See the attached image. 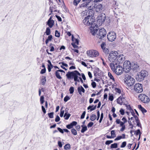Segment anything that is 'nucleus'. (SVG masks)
Returning <instances> with one entry per match:
<instances>
[{
	"instance_id": "f257e3e1",
	"label": "nucleus",
	"mask_w": 150,
	"mask_h": 150,
	"mask_svg": "<svg viewBox=\"0 0 150 150\" xmlns=\"http://www.w3.org/2000/svg\"><path fill=\"white\" fill-rule=\"evenodd\" d=\"M94 22L95 19L93 17H91V16L90 14H89L88 16H86L83 20V22L85 25H91L90 30L91 33L93 35L97 33L98 30L97 28V27L96 28L94 27L95 24H94Z\"/></svg>"
},
{
	"instance_id": "f03ea898",
	"label": "nucleus",
	"mask_w": 150,
	"mask_h": 150,
	"mask_svg": "<svg viewBox=\"0 0 150 150\" xmlns=\"http://www.w3.org/2000/svg\"><path fill=\"white\" fill-rule=\"evenodd\" d=\"M110 65L111 70L116 74L119 75L122 74L124 71L123 69L118 64L115 62L113 64L110 63Z\"/></svg>"
},
{
	"instance_id": "7ed1b4c3",
	"label": "nucleus",
	"mask_w": 150,
	"mask_h": 150,
	"mask_svg": "<svg viewBox=\"0 0 150 150\" xmlns=\"http://www.w3.org/2000/svg\"><path fill=\"white\" fill-rule=\"evenodd\" d=\"M66 76L69 80L73 78L74 81L79 82H80V79H79L78 76H81V74L77 71H69L66 74Z\"/></svg>"
},
{
	"instance_id": "20e7f679",
	"label": "nucleus",
	"mask_w": 150,
	"mask_h": 150,
	"mask_svg": "<svg viewBox=\"0 0 150 150\" xmlns=\"http://www.w3.org/2000/svg\"><path fill=\"white\" fill-rule=\"evenodd\" d=\"M118 53L117 51H112L110 52L108 57V59L110 62H111L110 63L113 64L115 62L116 63V59Z\"/></svg>"
},
{
	"instance_id": "39448f33",
	"label": "nucleus",
	"mask_w": 150,
	"mask_h": 150,
	"mask_svg": "<svg viewBox=\"0 0 150 150\" xmlns=\"http://www.w3.org/2000/svg\"><path fill=\"white\" fill-rule=\"evenodd\" d=\"M125 82L128 86H132L135 83V79L131 76L127 75L126 76Z\"/></svg>"
},
{
	"instance_id": "423d86ee",
	"label": "nucleus",
	"mask_w": 150,
	"mask_h": 150,
	"mask_svg": "<svg viewBox=\"0 0 150 150\" xmlns=\"http://www.w3.org/2000/svg\"><path fill=\"white\" fill-rule=\"evenodd\" d=\"M112 9L116 16L120 15V10L118 8V5L116 4V2L115 1H113L112 2Z\"/></svg>"
},
{
	"instance_id": "0eeeda50",
	"label": "nucleus",
	"mask_w": 150,
	"mask_h": 150,
	"mask_svg": "<svg viewBox=\"0 0 150 150\" xmlns=\"http://www.w3.org/2000/svg\"><path fill=\"white\" fill-rule=\"evenodd\" d=\"M131 63L129 61H125L123 64V70L126 73L129 72L131 69Z\"/></svg>"
},
{
	"instance_id": "6e6552de",
	"label": "nucleus",
	"mask_w": 150,
	"mask_h": 150,
	"mask_svg": "<svg viewBox=\"0 0 150 150\" xmlns=\"http://www.w3.org/2000/svg\"><path fill=\"white\" fill-rule=\"evenodd\" d=\"M97 37L98 38L102 39L105 37L106 34V30L103 28L100 29L97 33Z\"/></svg>"
},
{
	"instance_id": "1a4fd4ad",
	"label": "nucleus",
	"mask_w": 150,
	"mask_h": 150,
	"mask_svg": "<svg viewBox=\"0 0 150 150\" xmlns=\"http://www.w3.org/2000/svg\"><path fill=\"white\" fill-rule=\"evenodd\" d=\"M147 75L146 72L142 70L139 72L136 76V78L138 81H142Z\"/></svg>"
},
{
	"instance_id": "9d476101",
	"label": "nucleus",
	"mask_w": 150,
	"mask_h": 150,
	"mask_svg": "<svg viewBox=\"0 0 150 150\" xmlns=\"http://www.w3.org/2000/svg\"><path fill=\"white\" fill-rule=\"evenodd\" d=\"M138 98L142 102L145 103H148L150 101L149 98L145 94H140Z\"/></svg>"
},
{
	"instance_id": "9b49d317",
	"label": "nucleus",
	"mask_w": 150,
	"mask_h": 150,
	"mask_svg": "<svg viewBox=\"0 0 150 150\" xmlns=\"http://www.w3.org/2000/svg\"><path fill=\"white\" fill-rule=\"evenodd\" d=\"M87 53L88 55L91 57H96L99 55L98 52L96 50L88 51Z\"/></svg>"
},
{
	"instance_id": "f8f14e48",
	"label": "nucleus",
	"mask_w": 150,
	"mask_h": 150,
	"mask_svg": "<svg viewBox=\"0 0 150 150\" xmlns=\"http://www.w3.org/2000/svg\"><path fill=\"white\" fill-rule=\"evenodd\" d=\"M105 18L106 16L105 14L103 13H101L97 17V22L99 23V24H102L105 21Z\"/></svg>"
},
{
	"instance_id": "ddd939ff",
	"label": "nucleus",
	"mask_w": 150,
	"mask_h": 150,
	"mask_svg": "<svg viewBox=\"0 0 150 150\" xmlns=\"http://www.w3.org/2000/svg\"><path fill=\"white\" fill-rule=\"evenodd\" d=\"M107 38L110 41L112 42L114 41L116 38L115 33L114 32L109 33L107 35Z\"/></svg>"
},
{
	"instance_id": "4468645a",
	"label": "nucleus",
	"mask_w": 150,
	"mask_h": 150,
	"mask_svg": "<svg viewBox=\"0 0 150 150\" xmlns=\"http://www.w3.org/2000/svg\"><path fill=\"white\" fill-rule=\"evenodd\" d=\"M134 89L137 93H140L143 91L142 84L139 83L136 84L134 87Z\"/></svg>"
},
{
	"instance_id": "2eb2a0df",
	"label": "nucleus",
	"mask_w": 150,
	"mask_h": 150,
	"mask_svg": "<svg viewBox=\"0 0 150 150\" xmlns=\"http://www.w3.org/2000/svg\"><path fill=\"white\" fill-rule=\"evenodd\" d=\"M125 60V56L123 55H120L118 56H117L116 59L117 63L120 64V63H122Z\"/></svg>"
},
{
	"instance_id": "dca6fc26",
	"label": "nucleus",
	"mask_w": 150,
	"mask_h": 150,
	"mask_svg": "<svg viewBox=\"0 0 150 150\" xmlns=\"http://www.w3.org/2000/svg\"><path fill=\"white\" fill-rule=\"evenodd\" d=\"M103 8L102 5L100 4H99L97 5L95 7V10L96 12H99L101 11Z\"/></svg>"
},
{
	"instance_id": "f3484780",
	"label": "nucleus",
	"mask_w": 150,
	"mask_h": 150,
	"mask_svg": "<svg viewBox=\"0 0 150 150\" xmlns=\"http://www.w3.org/2000/svg\"><path fill=\"white\" fill-rule=\"evenodd\" d=\"M80 7L81 8L85 7H86L87 8H88V9H90V10L93 8L92 6H89V4L87 3H83L80 6Z\"/></svg>"
},
{
	"instance_id": "a211bd4d",
	"label": "nucleus",
	"mask_w": 150,
	"mask_h": 150,
	"mask_svg": "<svg viewBox=\"0 0 150 150\" xmlns=\"http://www.w3.org/2000/svg\"><path fill=\"white\" fill-rule=\"evenodd\" d=\"M100 71L99 69L98 68H96L94 70V76H100V73L99 72H100Z\"/></svg>"
},
{
	"instance_id": "6ab92c4d",
	"label": "nucleus",
	"mask_w": 150,
	"mask_h": 150,
	"mask_svg": "<svg viewBox=\"0 0 150 150\" xmlns=\"http://www.w3.org/2000/svg\"><path fill=\"white\" fill-rule=\"evenodd\" d=\"M51 17H50L47 21V24L50 28H52L54 25V21L53 20H51Z\"/></svg>"
},
{
	"instance_id": "aec40b11",
	"label": "nucleus",
	"mask_w": 150,
	"mask_h": 150,
	"mask_svg": "<svg viewBox=\"0 0 150 150\" xmlns=\"http://www.w3.org/2000/svg\"><path fill=\"white\" fill-rule=\"evenodd\" d=\"M91 11L88 10H86L83 11L81 13V15L82 16H87L89 14H90V12Z\"/></svg>"
},
{
	"instance_id": "412c9836",
	"label": "nucleus",
	"mask_w": 150,
	"mask_h": 150,
	"mask_svg": "<svg viewBox=\"0 0 150 150\" xmlns=\"http://www.w3.org/2000/svg\"><path fill=\"white\" fill-rule=\"evenodd\" d=\"M77 89L78 91V92L80 95L81 94V92L83 93H84L85 91L84 88L82 87V86L79 87Z\"/></svg>"
},
{
	"instance_id": "4be33fe9",
	"label": "nucleus",
	"mask_w": 150,
	"mask_h": 150,
	"mask_svg": "<svg viewBox=\"0 0 150 150\" xmlns=\"http://www.w3.org/2000/svg\"><path fill=\"white\" fill-rule=\"evenodd\" d=\"M132 65L131 67V69L133 70H136L137 69L139 68V66L137 64L134 63L133 64L132 63Z\"/></svg>"
},
{
	"instance_id": "5701e85b",
	"label": "nucleus",
	"mask_w": 150,
	"mask_h": 150,
	"mask_svg": "<svg viewBox=\"0 0 150 150\" xmlns=\"http://www.w3.org/2000/svg\"><path fill=\"white\" fill-rule=\"evenodd\" d=\"M138 108L143 113L146 112V110L143 108L141 105H138Z\"/></svg>"
},
{
	"instance_id": "b1692460",
	"label": "nucleus",
	"mask_w": 150,
	"mask_h": 150,
	"mask_svg": "<svg viewBox=\"0 0 150 150\" xmlns=\"http://www.w3.org/2000/svg\"><path fill=\"white\" fill-rule=\"evenodd\" d=\"M96 118V116L94 114H91L90 116V120L92 121H94Z\"/></svg>"
},
{
	"instance_id": "393cba45",
	"label": "nucleus",
	"mask_w": 150,
	"mask_h": 150,
	"mask_svg": "<svg viewBox=\"0 0 150 150\" xmlns=\"http://www.w3.org/2000/svg\"><path fill=\"white\" fill-rule=\"evenodd\" d=\"M55 75L56 77L59 79H62V77L61 76H60V73L58 71V70H57L55 71Z\"/></svg>"
},
{
	"instance_id": "a878e982",
	"label": "nucleus",
	"mask_w": 150,
	"mask_h": 150,
	"mask_svg": "<svg viewBox=\"0 0 150 150\" xmlns=\"http://www.w3.org/2000/svg\"><path fill=\"white\" fill-rule=\"evenodd\" d=\"M72 40L74 42V43L76 44L77 45L79 44V40L77 39L74 38L73 35L72 36Z\"/></svg>"
},
{
	"instance_id": "bb28decb",
	"label": "nucleus",
	"mask_w": 150,
	"mask_h": 150,
	"mask_svg": "<svg viewBox=\"0 0 150 150\" xmlns=\"http://www.w3.org/2000/svg\"><path fill=\"white\" fill-rule=\"evenodd\" d=\"M81 127H82L81 131L82 133H84L87 130V127L86 126H84L83 125H81Z\"/></svg>"
},
{
	"instance_id": "cd10ccee",
	"label": "nucleus",
	"mask_w": 150,
	"mask_h": 150,
	"mask_svg": "<svg viewBox=\"0 0 150 150\" xmlns=\"http://www.w3.org/2000/svg\"><path fill=\"white\" fill-rule=\"evenodd\" d=\"M117 102L118 104H119L120 105H122V104L121 96H120L117 98Z\"/></svg>"
},
{
	"instance_id": "c85d7f7f",
	"label": "nucleus",
	"mask_w": 150,
	"mask_h": 150,
	"mask_svg": "<svg viewBox=\"0 0 150 150\" xmlns=\"http://www.w3.org/2000/svg\"><path fill=\"white\" fill-rule=\"evenodd\" d=\"M71 114H68L67 112H65L64 116V117H65L64 119L66 120H68Z\"/></svg>"
},
{
	"instance_id": "c756f323",
	"label": "nucleus",
	"mask_w": 150,
	"mask_h": 150,
	"mask_svg": "<svg viewBox=\"0 0 150 150\" xmlns=\"http://www.w3.org/2000/svg\"><path fill=\"white\" fill-rule=\"evenodd\" d=\"M41 80V83L42 85H44L46 81V77L45 76H43Z\"/></svg>"
},
{
	"instance_id": "7c9ffc66",
	"label": "nucleus",
	"mask_w": 150,
	"mask_h": 150,
	"mask_svg": "<svg viewBox=\"0 0 150 150\" xmlns=\"http://www.w3.org/2000/svg\"><path fill=\"white\" fill-rule=\"evenodd\" d=\"M71 148L70 145L69 144H67L65 145L64 146V149L65 150L69 149Z\"/></svg>"
},
{
	"instance_id": "2f4dec72",
	"label": "nucleus",
	"mask_w": 150,
	"mask_h": 150,
	"mask_svg": "<svg viewBox=\"0 0 150 150\" xmlns=\"http://www.w3.org/2000/svg\"><path fill=\"white\" fill-rule=\"evenodd\" d=\"M71 132L72 134L74 135H76L77 134V131L74 128L72 129L71 130Z\"/></svg>"
},
{
	"instance_id": "473e14b6",
	"label": "nucleus",
	"mask_w": 150,
	"mask_h": 150,
	"mask_svg": "<svg viewBox=\"0 0 150 150\" xmlns=\"http://www.w3.org/2000/svg\"><path fill=\"white\" fill-rule=\"evenodd\" d=\"M45 33L47 35H49L50 33V30L49 27L46 28Z\"/></svg>"
},
{
	"instance_id": "72a5a7b5",
	"label": "nucleus",
	"mask_w": 150,
	"mask_h": 150,
	"mask_svg": "<svg viewBox=\"0 0 150 150\" xmlns=\"http://www.w3.org/2000/svg\"><path fill=\"white\" fill-rule=\"evenodd\" d=\"M125 105L127 110H129L130 111H132V109L129 105L127 104H125Z\"/></svg>"
},
{
	"instance_id": "f704fd0d",
	"label": "nucleus",
	"mask_w": 150,
	"mask_h": 150,
	"mask_svg": "<svg viewBox=\"0 0 150 150\" xmlns=\"http://www.w3.org/2000/svg\"><path fill=\"white\" fill-rule=\"evenodd\" d=\"M117 147V143H115L111 144L110 147L111 148H116Z\"/></svg>"
},
{
	"instance_id": "c9c22d12",
	"label": "nucleus",
	"mask_w": 150,
	"mask_h": 150,
	"mask_svg": "<svg viewBox=\"0 0 150 150\" xmlns=\"http://www.w3.org/2000/svg\"><path fill=\"white\" fill-rule=\"evenodd\" d=\"M103 50L104 52L106 54H108L109 53V51L108 49L106 48H104L103 49Z\"/></svg>"
},
{
	"instance_id": "e433bc0d",
	"label": "nucleus",
	"mask_w": 150,
	"mask_h": 150,
	"mask_svg": "<svg viewBox=\"0 0 150 150\" xmlns=\"http://www.w3.org/2000/svg\"><path fill=\"white\" fill-rule=\"evenodd\" d=\"M108 75L110 79H112L113 81H115V79L110 72H108Z\"/></svg>"
},
{
	"instance_id": "4c0bfd02",
	"label": "nucleus",
	"mask_w": 150,
	"mask_h": 150,
	"mask_svg": "<svg viewBox=\"0 0 150 150\" xmlns=\"http://www.w3.org/2000/svg\"><path fill=\"white\" fill-rule=\"evenodd\" d=\"M63 107H62L61 109V111L60 116L61 117H62L63 116L64 113V110H62L63 109Z\"/></svg>"
},
{
	"instance_id": "58836bf2",
	"label": "nucleus",
	"mask_w": 150,
	"mask_h": 150,
	"mask_svg": "<svg viewBox=\"0 0 150 150\" xmlns=\"http://www.w3.org/2000/svg\"><path fill=\"white\" fill-rule=\"evenodd\" d=\"M48 115L49 118H52L54 117V112H51L48 113Z\"/></svg>"
},
{
	"instance_id": "ea45409f",
	"label": "nucleus",
	"mask_w": 150,
	"mask_h": 150,
	"mask_svg": "<svg viewBox=\"0 0 150 150\" xmlns=\"http://www.w3.org/2000/svg\"><path fill=\"white\" fill-rule=\"evenodd\" d=\"M111 136L113 138L116 137V135L115 134V131L113 130L111 132Z\"/></svg>"
},
{
	"instance_id": "a19ab883",
	"label": "nucleus",
	"mask_w": 150,
	"mask_h": 150,
	"mask_svg": "<svg viewBox=\"0 0 150 150\" xmlns=\"http://www.w3.org/2000/svg\"><path fill=\"white\" fill-rule=\"evenodd\" d=\"M81 0H74L73 4L75 6H76Z\"/></svg>"
},
{
	"instance_id": "79ce46f5",
	"label": "nucleus",
	"mask_w": 150,
	"mask_h": 150,
	"mask_svg": "<svg viewBox=\"0 0 150 150\" xmlns=\"http://www.w3.org/2000/svg\"><path fill=\"white\" fill-rule=\"evenodd\" d=\"M60 33L57 30H56L55 31V36L59 38L60 37Z\"/></svg>"
},
{
	"instance_id": "37998d69",
	"label": "nucleus",
	"mask_w": 150,
	"mask_h": 150,
	"mask_svg": "<svg viewBox=\"0 0 150 150\" xmlns=\"http://www.w3.org/2000/svg\"><path fill=\"white\" fill-rule=\"evenodd\" d=\"M74 88L73 87L71 86V87H70V88L69 89V91L70 92V93L71 94L73 93L74 92Z\"/></svg>"
},
{
	"instance_id": "c03bdc74",
	"label": "nucleus",
	"mask_w": 150,
	"mask_h": 150,
	"mask_svg": "<svg viewBox=\"0 0 150 150\" xmlns=\"http://www.w3.org/2000/svg\"><path fill=\"white\" fill-rule=\"evenodd\" d=\"M126 142H123L122 144L120 146V147L121 148H124L125 146L126 145Z\"/></svg>"
},
{
	"instance_id": "a18cd8bd",
	"label": "nucleus",
	"mask_w": 150,
	"mask_h": 150,
	"mask_svg": "<svg viewBox=\"0 0 150 150\" xmlns=\"http://www.w3.org/2000/svg\"><path fill=\"white\" fill-rule=\"evenodd\" d=\"M135 133H136V135H137L139 134H141L142 133L141 132L140 130L139 129H137V130L135 131Z\"/></svg>"
},
{
	"instance_id": "49530a36",
	"label": "nucleus",
	"mask_w": 150,
	"mask_h": 150,
	"mask_svg": "<svg viewBox=\"0 0 150 150\" xmlns=\"http://www.w3.org/2000/svg\"><path fill=\"white\" fill-rule=\"evenodd\" d=\"M70 98L68 96H66L64 98V101L66 102L70 99Z\"/></svg>"
},
{
	"instance_id": "de8ad7c7",
	"label": "nucleus",
	"mask_w": 150,
	"mask_h": 150,
	"mask_svg": "<svg viewBox=\"0 0 150 150\" xmlns=\"http://www.w3.org/2000/svg\"><path fill=\"white\" fill-rule=\"evenodd\" d=\"M73 127L71 124V123L66 125V127L69 129H71L73 128Z\"/></svg>"
},
{
	"instance_id": "09e8293b",
	"label": "nucleus",
	"mask_w": 150,
	"mask_h": 150,
	"mask_svg": "<svg viewBox=\"0 0 150 150\" xmlns=\"http://www.w3.org/2000/svg\"><path fill=\"white\" fill-rule=\"evenodd\" d=\"M44 97L43 96H41V97H40V101L41 103V104H43V103L44 102Z\"/></svg>"
},
{
	"instance_id": "8fccbe9b",
	"label": "nucleus",
	"mask_w": 150,
	"mask_h": 150,
	"mask_svg": "<svg viewBox=\"0 0 150 150\" xmlns=\"http://www.w3.org/2000/svg\"><path fill=\"white\" fill-rule=\"evenodd\" d=\"M93 125V123L92 122H90L88 125L87 126L88 128L91 127Z\"/></svg>"
},
{
	"instance_id": "3c124183",
	"label": "nucleus",
	"mask_w": 150,
	"mask_h": 150,
	"mask_svg": "<svg viewBox=\"0 0 150 150\" xmlns=\"http://www.w3.org/2000/svg\"><path fill=\"white\" fill-rule=\"evenodd\" d=\"M52 45V44H50V51L51 52H53L54 50V48L53 46H51V45Z\"/></svg>"
},
{
	"instance_id": "603ef678",
	"label": "nucleus",
	"mask_w": 150,
	"mask_h": 150,
	"mask_svg": "<svg viewBox=\"0 0 150 150\" xmlns=\"http://www.w3.org/2000/svg\"><path fill=\"white\" fill-rule=\"evenodd\" d=\"M86 111H84L82 113V114L81 115V119H83L85 117V116L86 114Z\"/></svg>"
},
{
	"instance_id": "864d4df0",
	"label": "nucleus",
	"mask_w": 150,
	"mask_h": 150,
	"mask_svg": "<svg viewBox=\"0 0 150 150\" xmlns=\"http://www.w3.org/2000/svg\"><path fill=\"white\" fill-rule=\"evenodd\" d=\"M122 139V136H119L117 137L114 140L115 141H117L120 140Z\"/></svg>"
},
{
	"instance_id": "5fc2aeb1",
	"label": "nucleus",
	"mask_w": 150,
	"mask_h": 150,
	"mask_svg": "<svg viewBox=\"0 0 150 150\" xmlns=\"http://www.w3.org/2000/svg\"><path fill=\"white\" fill-rule=\"evenodd\" d=\"M120 112L122 115H123L124 114L125 111L123 109L121 108L120 110Z\"/></svg>"
},
{
	"instance_id": "6e6d98bb",
	"label": "nucleus",
	"mask_w": 150,
	"mask_h": 150,
	"mask_svg": "<svg viewBox=\"0 0 150 150\" xmlns=\"http://www.w3.org/2000/svg\"><path fill=\"white\" fill-rule=\"evenodd\" d=\"M106 45V44L105 43L103 42L101 44V47L102 49H103L105 47V46Z\"/></svg>"
},
{
	"instance_id": "4d7b16f0",
	"label": "nucleus",
	"mask_w": 150,
	"mask_h": 150,
	"mask_svg": "<svg viewBox=\"0 0 150 150\" xmlns=\"http://www.w3.org/2000/svg\"><path fill=\"white\" fill-rule=\"evenodd\" d=\"M122 120L123 121L122 122H123V123H125L127 122V120L126 118L124 117L122 118Z\"/></svg>"
},
{
	"instance_id": "13d9d810",
	"label": "nucleus",
	"mask_w": 150,
	"mask_h": 150,
	"mask_svg": "<svg viewBox=\"0 0 150 150\" xmlns=\"http://www.w3.org/2000/svg\"><path fill=\"white\" fill-rule=\"evenodd\" d=\"M60 118L58 115H57L55 119V121L56 122H58L60 120Z\"/></svg>"
},
{
	"instance_id": "bf43d9fd",
	"label": "nucleus",
	"mask_w": 150,
	"mask_h": 150,
	"mask_svg": "<svg viewBox=\"0 0 150 150\" xmlns=\"http://www.w3.org/2000/svg\"><path fill=\"white\" fill-rule=\"evenodd\" d=\"M47 62H48V63L49 64H49V65H50V67L53 68L54 66L52 64L50 61L49 60H48L47 61Z\"/></svg>"
},
{
	"instance_id": "052dcab7",
	"label": "nucleus",
	"mask_w": 150,
	"mask_h": 150,
	"mask_svg": "<svg viewBox=\"0 0 150 150\" xmlns=\"http://www.w3.org/2000/svg\"><path fill=\"white\" fill-rule=\"evenodd\" d=\"M108 99L109 100L112 101L113 100V96L112 95H109V96Z\"/></svg>"
},
{
	"instance_id": "680f3d73",
	"label": "nucleus",
	"mask_w": 150,
	"mask_h": 150,
	"mask_svg": "<svg viewBox=\"0 0 150 150\" xmlns=\"http://www.w3.org/2000/svg\"><path fill=\"white\" fill-rule=\"evenodd\" d=\"M91 85L93 88H95L96 86V83L95 82H93L91 83Z\"/></svg>"
},
{
	"instance_id": "e2e57ef3",
	"label": "nucleus",
	"mask_w": 150,
	"mask_h": 150,
	"mask_svg": "<svg viewBox=\"0 0 150 150\" xmlns=\"http://www.w3.org/2000/svg\"><path fill=\"white\" fill-rule=\"evenodd\" d=\"M46 68H44L42 69L40 72V73L41 74H44L46 72Z\"/></svg>"
},
{
	"instance_id": "0e129e2a",
	"label": "nucleus",
	"mask_w": 150,
	"mask_h": 150,
	"mask_svg": "<svg viewBox=\"0 0 150 150\" xmlns=\"http://www.w3.org/2000/svg\"><path fill=\"white\" fill-rule=\"evenodd\" d=\"M71 124L72 125V126L73 127L74 126H76L77 124V122L76 121H73L71 123Z\"/></svg>"
},
{
	"instance_id": "69168bd1",
	"label": "nucleus",
	"mask_w": 150,
	"mask_h": 150,
	"mask_svg": "<svg viewBox=\"0 0 150 150\" xmlns=\"http://www.w3.org/2000/svg\"><path fill=\"white\" fill-rule=\"evenodd\" d=\"M42 109L44 114H45L46 112V111L45 108L43 106H42Z\"/></svg>"
},
{
	"instance_id": "338daca9",
	"label": "nucleus",
	"mask_w": 150,
	"mask_h": 150,
	"mask_svg": "<svg viewBox=\"0 0 150 150\" xmlns=\"http://www.w3.org/2000/svg\"><path fill=\"white\" fill-rule=\"evenodd\" d=\"M116 91L118 93H121V90L120 88H116L115 89Z\"/></svg>"
},
{
	"instance_id": "774afa93",
	"label": "nucleus",
	"mask_w": 150,
	"mask_h": 150,
	"mask_svg": "<svg viewBox=\"0 0 150 150\" xmlns=\"http://www.w3.org/2000/svg\"><path fill=\"white\" fill-rule=\"evenodd\" d=\"M57 129L60 132L62 133L63 134L64 133V130L61 128H60L58 127L57 128Z\"/></svg>"
}]
</instances>
